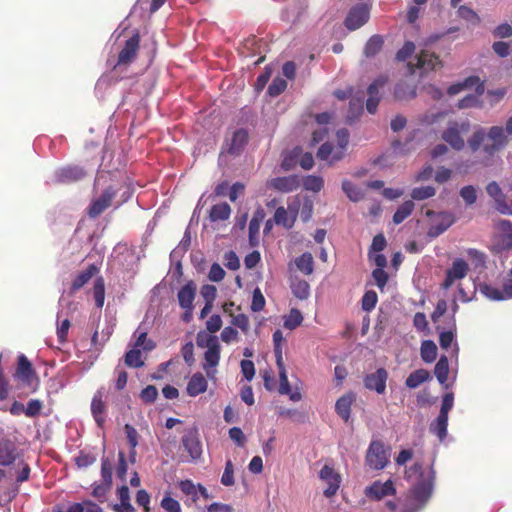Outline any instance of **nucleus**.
<instances>
[{"label": "nucleus", "instance_id": "f257e3e1", "mask_svg": "<svg viewBox=\"0 0 512 512\" xmlns=\"http://www.w3.org/2000/svg\"><path fill=\"white\" fill-rule=\"evenodd\" d=\"M405 478L411 487L409 505L403 512H419L432 495L435 473L431 467L415 463L405 471Z\"/></svg>", "mask_w": 512, "mask_h": 512}, {"label": "nucleus", "instance_id": "f03ea898", "mask_svg": "<svg viewBox=\"0 0 512 512\" xmlns=\"http://www.w3.org/2000/svg\"><path fill=\"white\" fill-rule=\"evenodd\" d=\"M488 139L491 143L483 145V152L492 157L496 152L505 148L508 142L507 133L501 126H492L488 132L483 128H479L469 138L468 145L473 152H476L481 147L482 143Z\"/></svg>", "mask_w": 512, "mask_h": 512}, {"label": "nucleus", "instance_id": "7ed1b4c3", "mask_svg": "<svg viewBox=\"0 0 512 512\" xmlns=\"http://www.w3.org/2000/svg\"><path fill=\"white\" fill-rule=\"evenodd\" d=\"M348 143L349 133L347 129H338L334 140H327L322 143V161L331 165L341 160L344 157Z\"/></svg>", "mask_w": 512, "mask_h": 512}, {"label": "nucleus", "instance_id": "20e7f679", "mask_svg": "<svg viewBox=\"0 0 512 512\" xmlns=\"http://www.w3.org/2000/svg\"><path fill=\"white\" fill-rule=\"evenodd\" d=\"M491 249L495 253L512 249V222L499 220L495 223V234L492 239Z\"/></svg>", "mask_w": 512, "mask_h": 512}, {"label": "nucleus", "instance_id": "39448f33", "mask_svg": "<svg viewBox=\"0 0 512 512\" xmlns=\"http://www.w3.org/2000/svg\"><path fill=\"white\" fill-rule=\"evenodd\" d=\"M470 128L468 121L449 122L446 130L442 134V138L447 142L453 149L462 150L465 146V142L461 137V133H466Z\"/></svg>", "mask_w": 512, "mask_h": 512}, {"label": "nucleus", "instance_id": "423d86ee", "mask_svg": "<svg viewBox=\"0 0 512 512\" xmlns=\"http://www.w3.org/2000/svg\"><path fill=\"white\" fill-rule=\"evenodd\" d=\"M388 456L389 454L381 441H372L366 453V464L371 469L382 470L388 463Z\"/></svg>", "mask_w": 512, "mask_h": 512}, {"label": "nucleus", "instance_id": "0eeeda50", "mask_svg": "<svg viewBox=\"0 0 512 512\" xmlns=\"http://www.w3.org/2000/svg\"><path fill=\"white\" fill-rule=\"evenodd\" d=\"M13 379L18 384L27 387H32L34 380H37L35 370L24 354H20L17 357V366L13 374Z\"/></svg>", "mask_w": 512, "mask_h": 512}, {"label": "nucleus", "instance_id": "6e6552de", "mask_svg": "<svg viewBox=\"0 0 512 512\" xmlns=\"http://www.w3.org/2000/svg\"><path fill=\"white\" fill-rule=\"evenodd\" d=\"M117 191L118 190L113 186H108L105 188L102 194L93 200L89 205L87 211L88 216L93 219L100 216L106 209L111 206L112 200L115 198Z\"/></svg>", "mask_w": 512, "mask_h": 512}, {"label": "nucleus", "instance_id": "1a4fd4ad", "mask_svg": "<svg viewBox=\"0 0 512 512\" xmlns=\"http://www.w3.org/2000/svg\"><path fill=\"white\" fill-rule=\"evenodd\" d=\"M469 271V265L468 263L462 259L457 258L452 262V265L450 268L446 271L445 279L442 283V288L444 290H448L451 288L456 282L462 280L465 278Z\"/></svg>", "mask_w": 512, "mask_h": 512}, {"label": "nucleus", "instance_id": "9d476101", "mask_svg": "<svg viewBox=\"0 0 512 512\" xmlns=\"http://www.w3.org/2000/svg\"><path fill=\"white\" fill-rule=\"evenodd\" d=\"M140 47V35L139 33L133 34L129 39L125 41L124 47L118 54L117 63L114 65V69L119 66H128L136 58Z\"/></svg>", "mask_w": 512, "mask_h": 512}, {"label": "nucleus", "instance_id": "9b49d317", "mask_svg": "<svg viewBox=\"0 0 512 512\" xmlns=\"http://www.w3.org/2000/svg\"><path fill=\"white\" fill-rule=\"evenodd\" d=\"M479 291L484 297L491 301L512 299V279L505 280L502 288L490 284H482L479 287Z\"/></svg>", "mask_w": 512, "mask_h": 512}, {"label": "nucleus", "instance_id": "f8f14e48", "mask_svg": "<svg viewBox=\"0 0 512 512\" xmlns=\"http://www.w3.org/2000/svg\"><path fill=\"white\" fill-rule=\"evenodd\" d=\"M487 194L493 199L495 209L503 215H512V208L509 206L506 196L496 181L488 183L486 186Z\"/></svg>", "mask_w": 512, "mask_h": 512}, {"label": "nucleus", "instance_id": "ddd939ff", "mask_svg": "<svg viewBox=\"0 0 512 512\" xmlns=\"http://www.w3.org/2000/svg\"><path fill=\"white\" fill-rule=\"evenodd\" d=\"M370 15V9L367 4H359L352 8L348 13L345 25L349 30H356L364 25Z\"/></svg>", "mask_w": 512, "mask_h": 512}, {"label": "nucleus", "instance_id": "4468645a", "mask_svg": "<svg viewBox=\"0 0 512 512\" xmlns=\"http://www.w3.org/2000/svg\"><path fill=\"white\" fill-rule=\"evenodd\" d=\"M388 372L384 368H378L375 372L367 374L364 379V387L378 394H383L386 390Z\"/></svg>", "mask_w": 512, "mask_h": 512}, {"label": "nucleus", "instance_id": "2eb2a0df", "mask_svg": "<svg viewBox=\"0 0 512 512\" xmlns=\"http://www.w3.org/2000/svg\"><path fill=\"white\" fill-rule=\"evenodd\" d=\"M19 457L16 443L6 436L0 437V466H10Z\"/></svg>", "mask_w": 512, "mask_h": 512}, {"label": "nucleus", "instance_id": "dca6fc26", "mask_svg": "<svg viewBox=\"0 0 512 512\" xmlns=\"http://www.w3.org/2000/svg\"><path fill=\"white\" fill-rule=\"evenodd\" d=\"M182 445L188 452L191 461H196L201 457L202 445L196 428L190 429L185 435H183Z\"/></svg>", "mask_w": 512, "mask_h": 512}, {"label": "nucleus", "instance_id": "f3484780", "mask_svg": "<svg viewBox=\"0 0 512 512\" xmlns=\"http://www.w3.org/2000/svg\"><path fill=\"white\" fill-rule=\"evenodd\" d=\"M455 222L454 215L450 212H439L427 231L430 238H436L444 233Z\"/></svg>", "mask_w": 512, "mask_h": 512}, {"label": "nucleus", "instance_id": "a211bd4d", "mask_svg": "<svg viewBox=\"0 0 512 512\" xmlns=\"http://www.w3.org/2000/svg\"><path fill=\"white\" fill-rule=\"evenodd\" d=\"M439 63V59L435 54L423 50L416 56V64L409 63L408 66L411 73H414L417 68L423 74L435 69Z\"/></svg>", "mask_w": 512, "mask_h": 512}, {"label": "nucleus", "instance_id": "6ab92c4d", "mask_svg": "<svg viewBox=\"0 0 512 512\" xmlns=\"http://www.w3.org/2000/svg\"><path fill=\"white\" fill-rule=\"evenodd\" d=\"M341 476L333 468L325 465L322 467V484H325L323 494L327 497L334 495L341 484Z\"/></svg>", "mask_w": 512, "mask_h": 512}, {"label": "nucleus", "instance_id": "aec40b11", "mask_svg": "<svg viewBox=\"0 0 512 512\" xmlns=\"http://www.w3.org/2000/svg\"><path fill=\"white\" fill-rule=\"evenodd\" d=\"M278 373H279V388L278 392L281 395L289 396V399L293 402H297L301 400V393L298 390H292L290 383L288 381L287 371L284 364V360L280 362H276Z\"/></svg>", "mask_w": 512, "mask_h": 512}, {"label": "nucleus", "instance_id": "412c9836", "mask_svg": "<svg viewBox=\"0 0 512 512\" xmlns=\"http://www.w3.org/2000/svg\"><path fill=\"white\" fill-rule=\"evenodd\" d=\"M387 83V78L379 77L368 87V99L366 101V109L369 113H375L379 101L381 99V89Z\"/></svg>", "mask_w": 512, "mask_h": 512}, {"label": "nucleus", "instance_id": "4be33fe9", "mask_svg": "<svg viewBox=\"0 0 512 512\" xmlns=\"http://www.w3.org/2000/svg\"><path fill=\"white\" fill-rule=\"evenodd\" d=\"M395 488L391 480L386 482L375 481L365 489V494L373 500H381L383 497L393 495Z\"/></svg>", "mask_w": 512, "mask_h": 512}, {"label": "nucleus", "instance_id": "5701e85b", "mask_svg": "<svg viewBox=\"0 0 512 512\" xmlns=\"http://www.w3.org/2000/svg\"><path fill=\"white\" fill-rule=\"evenodd\" d=\"M220 353V344L213 347H208V349L204 353L205 362L203 363V369L206 371L207 377L209 379H215V375L217 372L215 368L219 364Z\"/></svg>", "mask_w": 512, "mask_h": 512}, {"label": "nucleus", "instance_id": "b1692460", "mask_svg": "<svg viewBox=\"0 0 512 512\" xmlns=\"http://www.w3.org/2000/svg\"><path fill=\"white\" fill-rule=\"evenodd\" d=\"M475 88L477 94H482L484 91V84L480 81L477 76H469L462 82H458L449 86L447 92L449 95H456L466 89Z\"/></svg>", "mask_w": 512, "mask_h": 512}, {"label": "nucleus", "instance_id": "393cba45", "mask_svg": "<svg viewBox=\"0 0 512 512\" xmlns=\"http://www.w3.org/2000/svg\"><path fill=\"white\" fill-rule=\"evenodd\" d=\"M85 176L83 168L78 166H67L59 169L56 174L58 183H72L81 180Z\"/></svg>", "mask_w": 512, "mask_h": 512}, {"label": "nucleus", "instance_id": "a878e982", "mask_svg": "<svg viewBox=\"0 0 512 512\" xmlns=\"http://www.w3.org/2000/svg\"><path fill=\"white\" fill-rule=\"evenodd\" d=\"M271 186L280 192L289 193L299 188L300 180L297 175L276 177L271 180Z\"/></svg>", "mask_w": 512, "mask_h": 512}, {"label": "nucleus", "instance_id": "bb28decb", "mask_svg": "<svg viewBox=\"0 0 512 512\" xmlns=\"http://www.w3.org/2000/svg\"><path fill=\"white\" fill-rule=\"evenodd\" d=\"M207 388L208 382L205 376L200 372H196L190 377L187 383L186 392L190 397H196L206 392Z\"/></svg>", "mask_w": 512, "mask_h": 512}, {"label": "nucleus", "instance_id": "cd10ccee", "mask_svg": "<svg viewBox=\"0 0 512 512\" xmlns=\"http://www.w3.org/2000/svg\"><path fill=\"white\" fill-rule=\"evenodd\" d=\"M248 132L245 129L236 130L228 143L227 152L231 155H239L248 143Z\"/></svg>", "mask_w": 512, "mask_h": 512}, {"label": "nucleus", "instance_id": "c85d7f7f", "mask_svg": "<svg viewBox=\"0 0 512 512\" xmlns=\"http://www.w3.org/2000/svg\"><path fill=\"white\" fill-rule=\"evenodd\" d=\"M91 412L97 425L102 427L105 423L106 406L103 401V392L101 390H98L92 398Z\"/></svg>", "mask_w": 512, "mask_h": 512}, {"label": "nucleus", "instance_id": "c756f323", "mask_svg": "<svg viewBox=\"0 0 512 512\" xmlns=\"http://www.w3.org/2000/svg\"><path fill=\"white\" fill-rule=\"evenodd\" d=\"M356 400V394L353 392H348L341 396L335 404V410L337 414L347 422L350 419L351 415V406Z\"/></svg>", "mask_w": 512, "mask_h": 512}, {"label": "nucleus", "instance_id": "7c9ffc66", "mask_svg": "<svg viewBox=\"0 0 512 512\" xmlns=\"http://www.w3.org/2000/svg\"><path fill=\"white\" fill-rule=\"evenodd\" d=\"M196 295V285L190 281L186 283L177 294L178 302L183 309H193V301Z\"/></svg>", "mask_w": 512, "mask_h": 512}, {"label": "nucleus", "instance_id": "2f4dec72", "mask_svg": "<svg viewBox=\"0 0 512 512\" xmlns=\"http://www.w3.org/2000/svg\"><path fill=\"white\" fill-rule=\"evenodd\" d=\"M99 269L95 264H90L86 270L81 271L71 284V291L76 292L87 284L90 279L98 273Z\"/></svg>", "mask_w": 512, "mask_h": 512}, {"label": "nucleus", "instance_id": "473e14b6", "mask_svg": "<svg viewBox=\"0 0 512 512\" xmlns=\"http://www.w3.org/2000/svg\"><path fill=\"white\" fill-rule=\"evenodd\" d=\"M118 497L120 502L114 505L113 510L115 512H136L130 503L129 488L126 485L118 489Z\"/></svg>", "mask_w": 512, "mask_h": 512}, {"label": "nucleus", "instance_id": "72a5a7b5", "mask_svg": "<svg viewBox=\"0 0 512 512\" xmlns=\"http://www.w3.org/2000/svg\"><path fill=\"white\" fill-rule=\"evenodd\" d=\"M431 379L429 371L426 369H418L412 372L406 379L405 384L410 389L419 387L422 383Z\"/></svg>", "mask_w": 512, "mask_h": 512}, {"label": "nucleus", "instance_id": "f704fd0d", "mask_svg": "<svg viewBox=\"0 0 512 512\" xmlns=\"http://www.w3.org/2000/svg\"><path fill=\"white\" fill-rule=\"evenodd\" d=\"M448 373H449L448 358L446 356H441L435 365L434 374H435L438 382L441 385L445 386L446 388L448 387V385H447Z\"/></svg>", "mask_w": 512, "mask_h": 512}, {"label": "nucleus", "instance_id": "c9c22d12", "mask_svg": "<svg viewBox=\"0 0 512 512\" xmlns=\"http://www.w3.org/2000/svg\"><path fill=\"white\" fill-rule=\"evenodd\" d=\"M231 208L226 202L213 205L209 212V218L212 222L224 221L230 217Z\"/></svg>", "mask_w": 512, "mask_h": 512}, {"label": "nucleus", "instance_id": "e433bc0d", "mask_svg": "<svg viewBox=\"0 0 512 512\" xmlns=\"http://www.w3.org/2000/svg\"><path fill=\"white\" fill-rule=\"evenodd\" d=\"M124 431H125V434H126V438H127L128 444H129V446L131 448L129 457H130V460L132 462H134L135 461V457H136V450H135V448L137 447V445L139 443V434H138L137 430L132 425H130V424H125Z\"/></svg>", "mask_w": 512, "mask_h": 512}, {"label": "nucleus", "instance_id": "4c0bfd02", "mask_svg": "<svg viewBox=\"0 0 512 512\" xmlns=\"http://www.w3.org/2000/svg\"><path fill=\"white\" fill-rule=\"evenodd\" d=\"M439 343L441 348L445 350L452 347V355L458 356L459 347L457 342H455V335L452 331H442L439 335Z\"/></svg>", "mask_w": 512, "mask_h": 512}, {"label": "nucleus", "instance_id": "58836bf2", "mask_svg": "<svg viewBox=\"0 0 512 512\" xmlns=\"http://www.w3.org/2000/svg\"><path fill=\"white\" fill-rule=\"evenodd\" d=\"M447 426L448 416L438 414L436 420L431 423L430 430L442 441L447 435Z\"/></svg>", "mask_w": 512, "mask_h": 512}, {"label": "nucleus", "instance_id": "ea45409f", "mask_svg": "<svg viewBox=\"0 0 512 512\" xmlns=\"http://www.w3.org/2000/svg\"><path fill=\"white\" fill-rule=\"evenodd\" d=\"M421 358L426 363H432L437 357V346L431 340H425L420 348Z\"/></svg>", "mask_w": 512, "mask_h": 512}, {"label": "nucleus", "instance_id": "a19ab883", "mask_svg": "<svg viewBox=\"0 0 512 512\" xmlns=\"http://www.w3.org/2000/svg\"><path fill=\"white\" fill-rule=\"evenodd\" d=\"M273 220L277 225H281L289 229L294 225L295 216L289 215L287 210L281 206L276 209Z\"/></svg>", "mask_w": 512, "mask_h": 512}, {"label": "nucleus", "instance_id": "79ce46f5", "mask_svg": "<svg viewBox=\"0 0 512 512\" xmlns=\"http://www.w3.org/2000/svg\"><path fill=\"white\" fill-rule=\"evenodd\" d=\"M290 287L292 293L298 299L304 300L309 296V284L305 280L291 279Z\"/></svg>", "mask_w": 512, "mask_h": 512}, {"label": "nucleus", "instance_id": "37998d69", "mask_svg": "<svg viewBox=\"0 0 512 512\" xmlns=\"http://www.w3.org/2000/svg\"><path fill=\"white\" fill-rule=\"evenodd\" d=\"M414 210V203L411 200L405 201L398 207L393 215V222L395 224L402 223L407 217H409Z\"/></svg>", "mask_w": 512, "mask_h": 512}, {"label": "nucleus", "instance_id": "c03bdc74", "mask_svg": "<svg viewBox=\"0 0 512 512\" xmlns=\"http://www.w3.org/2000/svg\"><path fill=\"white\" fill-rule=\"evenodd\" d=\"M93 295L96 307L101 309L105 301V282L103 277H98L95 280L93 286Z\"/></svg>", "mask_w": 512, "mask_h": 512}, {"label": "nucleus", "instance_id": "a18cd8bd", "mask_svg": "<svg viewBox=\"0 0 512 512\" xmlns=\"http://www.w3.org/2000/svg\"><path fill=\"white\" fill-rule=\"evenodd\" d=\"M295 265L299 271L309 275L313 271V257L310 253H303L295 259Z\"/></svg>", "mask_w": 512, "mask_h": 512}, {"label": "nucleus", "instance_id": "49530a36", "mask_svg": "<svg viewBox=\"0 0 512 512\" xmlns=\"http://www.w3.org/2000/svg\"><path fill=\"white\" fill-rule=\"evenodd\" d=\"M273 345H274V355L275 361L280 362L283 361V345L286 343V339L283 336V333L280 329H277L273 333Z\"/></svg>", "mask_w": 512, "mask_h": 512}, {"label": "nucleus", "instance_id": "de8ad7c7", "mask_svg": "<svg viewBox=\"0 0 512 512\" xmlns=\"http://www.w3.org/2000/svg\"><path fill=\"white\" fill-rule=\"evenodd\" d=\"M342 188L348 198L353 202H358L364 197L363 190L350 181H343Z\"/></svg>", "mask_w": 512, "mask_h": 512}, {"label": "nucleus", "instance_id": "09e8293b", "mask_svg": "<svg viewBox=\"0 0 512 512\" xmlns=\"http://www.w3.org/2000/svg\"><path fill=\"white\" fill-rule=\"evenodd\" d=\"M383 46V39L379 35H373L366 43L364 54L367 57L375 56Z\"/></svg>", "mask_w": 512, "mask_h": 512}, {"label": "nucleus", "instance_id": "8fccbe9b", "mask_svg": "<svg viewBox=\"0 0 512 512\" xmlns=\"http://www.w3.org/2000/svg\"><path fill=\"white\" fill-rule=\"evenodd\" d=\"M125 364L128 367L132 368H140L144 366V361L142 360V353L140 349L134 348L126 352L125 354Z\"/></svg>", "mask_w": 512, "mask_h": 512}, {"label": "nucleus", "instance_id": "3c124183", "mask_svg": "<svg viewBox=\"0 0 512 512\" xmlns=\"http://www.w3.org/2000/svg\"><path fill=\"white\" fill-rule=\"evenodd\" d=\"M394 94L400 100L411 99L416 95V89L414 86L402 82L396 85Z\"/></svg>", "mask_w": 512, "mask_h": 512}, {"label": "nucleus", "instance_id": "603ef678", "mask_svg": "<svg viewBox=\"0 0 512 512\" xmlns=\"http://www.w3.org/2000/svg\"><path fill=\"white\" fill-rule=\"evenodd\" d=\"M301 155V147H294L287 155L284 156L281 166L284 170L293 169L298 163V159Z\"/></svg>", "mask_w": 512, "mask_h": 512}, {"label": "nucleus", "instance_id": "864d4df0", "mask_svg": "<svg viewBox=\"0 0 512 512\" xmlns=\"http://www.w3.org/2000/svg\"><path fill=\"white\" fill-rule=\"evenodd\" d=\"M458 16L467 21L468 23L472 24L473 26H476L480 23V17L479 15L469 8L468 6L462 5L458 8Z\"/></svg>", "mask_w": 512, "mask_h": 512}, {"label": "nucleus", "instance_id": "5fc2aeb1", "mask_svg": "<svg viewBox=\"0 0 512 512\" xmlns=\"http://www.w3.org/2000/svg\"><path fill=\"white\" fill-rule=\"evenodd\" d=\"M196 343L200 348H207L219 345L217 336L208 334L204 331L198 332L196 336Z\"/></svg>", "mask_w": 512, "mask_h": 512}, {"label": "nucleus", "instance_id": "6e6d98bb", "mask_svg": "<svg viewBox=\"0 0 512 512\" xmlns=\"http://www.w3.org/2000/svg\"><path fill=\"white\" fill-rule=\"evenodd\" d=\"M436 194V189L432 186L416 187L411 191L413 200L422 201L433 197Z\"/></svg>", "mask_w": 512, "mask_h": 512}, {"label": "nucleus", "instance_id": "4d7b16f0", "mask_svg": "<svg viewBox=\"0 0 512 512\" xmlns=\"http://www.w3.org/2000/svg\"><path fill=\"white\" fill-rule=\"evenodd\" d=\"M302 320L301 312L297 309H291L289 314L284 318V327L293 330L302 323Z\"/></svg>", "mask_w": 512, "mask_h": 512}, {"label": "nucleus", "instance_id": "13d9d810", "mask_svg": "<svg viewBox=\"0 0 512 512\" xmlns=\"http://www.w3.org/2000/svg\"><path fill=\"white\" fill-rule=\"evenodd\" d=\"M286 87H287L286 80L281 77H276L275 79H273L272 83L268 86L267 92L271 97H276V96L280 95L282 92H284Z\"/></svg>", "mask_w": 512, "mask_h": 512}, {"label": "nucleus", "instance_id": "bf43d9fd", "mask_svg": "<svg viewBox=\"0 0 512 512\" xmlns=\"http://www.w3.org/2000/svg\"><path fill=\"white\" fill-rule=\"evenodd\" d=\"M461 198L464 200V202L466 203V205H472L476 202L477 200V190L474 186L472 185H467V186H464L460 189V192H459Z\"/></svg>", "mask_w": 512, "mask_h": 512}, {"label": "nucleus", "instance_id": "052dcab7", "mask_svg": "<svg viewBox=\"0 0 512 512\" xmlns=\"http://www.w3.org/2000/svg\"><path fill=\"white\" fill-rule=\"evenodd\" d=\"M221 483L224 486H232L235 483L234 480V466L232 461L229 459L225 463V469L221 477Z\"/></svg>", "mask_w": 512, "mask_h": 512}, {"label": "nucleus", "instance_id": "680f3d73", "mask_svg": "<svg viewBox=\"0 0 512 512\" xmlns=\"http://www.w3.org/2000/svg\"><path fill=\"white\" fill-rule=\"evenodd\" d=\"M178 486L185 495L190 496L194 502L197 501V486L192 480H182L179 482Z\"/></svg>", "mask_w": 512, "mask_h": 512}, {"label": "nucleus", "instance_id": "e2e57ef3", "mask_svg": "<svg viewBox=\"0 0 512 512\" xmlns=\"http://www.w3.org/2000/svg\"><path fill=\"white\" fill-rule=\"evenodd\" d=\"M158 390L154 385H148L140 393L141 400L146 404H152L156 401Z\"/></svg>", "mask_w": 512, "mask_h": 512}, {"label": "nucleus", "instance_id": "0e129e2a", "mask_svg": "<svg viewBox=\"0 0 512 512\" xmlns=\"http://www.w3.org/2000/svg\"><path fill=\"white\" fill-rule=\"evenodd\" d=\"M377 300L378 297L375 291H367L362 298V309L367 312L372 311L377 304Z\"/></svg>", "mask_w": 512, "mask_h": 512}, {"label": "nucleus", "instance_id": "69168bd1", "mask_svg": "<svg viewBox=\"0 0 512 512\" xmlns=\"http://www.w3.org/2000/svg\"><path fill=\"white\" fill-rule=\"evenodd\" d=\"M266 304L265 298L259 288L254 289L251 303V310L253 312H260L264 309Z\"/></svg>", "mask_w": 512, "mask_h": 512}, {"label": "nucleus", "instance_id": "338daca9", "mask_svg": "<svg viewBox=\"0 0 512 512\" xmlns=\"http://www.w3.org/2000/svg\"><path fill=\"white\" fill-rule=\"evenodd\" d=\"M43 408L42 401L38 399H32L27 403L25 407V415L29 418L37 417Z\"/></svg>", "mask_w": 512, "mask_h": 512}, {"label": "nucleus", "instance_id": "774afa93", "mask_svg": "<svg viewBox=\"0 0 512 512\" xmlns=\"http://www.w3.org/2000/svg\"><path fill=\"white\" fill-rule=\"evenodd\" d=\"M161 507L167 512H181L180 503L169 495L163 497Z\"/></svg>", "mask_w": 512, "mask_h": 512}]
</instances>
